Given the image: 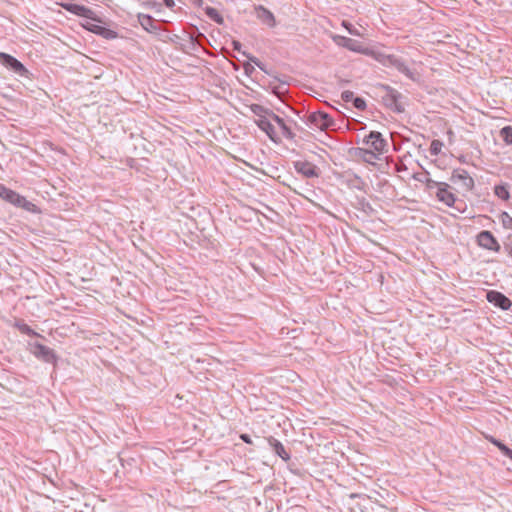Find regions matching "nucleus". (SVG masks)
<instances>
[{
    "label": "nucleus",
    "instance_id": "a211bd4d",
    "mask_svg": "<svg viewBox=\"0 0 512 512\" xmlns=\"http://www.w3.org/2000/svg\"><path fill=\"white\" fill-rule=\"evenodd\" d=\"M385 64L396 68L400 73L404 69L406 61L395 55H388Z\"/></svg>",
    "mask_w": 512,
    "mask_h": 512
},
{
    "label": "nucleus",
    "instance_id": "79ce46f5",
    "mask_svg": "<svg viewBox=\"0 0 512 512\" xmlns=\"http://www.w3.org/2000/svg\"><path fill=\"white\" fill-rule=\"evenodd\" d=\"M164 4L168 8H172L174 6V0H163Z\"/></svg>",
    "mask_w": 512,
    "mask_h": 512
},
{
    "label": "nucleus",
    "instance_id": "c756f323",
    "mask_svg": "<svg viewBox=\"0 0 512 512\" xmlns=\"http://www.w3.org/2000/svg\"><path fill=\"white\" fill-rule=\"evenodd\" d=\"M353 105L358 110H364L366 108V103H365L364 99H362L360 97H354Z\"/></svg>",
    "mask_w": 512,
    "mask_h": 512
},
{
    "label": "nucleus",
    "instance_id": "e433bc0d",
    "mask_svg": "<svg viewBox=\"0 0 512 512\" xmlns=\"http://www.w3.org/2000/svg\"><path fill=\"white\" fill-rule=\"evenodd\" d=\"M442 182H437L435 180H432V179H428L427 180V187L428 188H437V190L439 189V185L441 184Z\"/></svg>",
    "mask_w": 512,
    "mask_h": 512
},
{
    "label": "nucleus",
    "instance_id": "4468645a",
    "mask_svg": "<svg viewBox=\"0 0 512 512\" xmlns=\"http://www.w3.org/2000/svg\"><path fill=\"white\" fill-rule=\"evenodd\" d=\"M256 124L257 126L262 130L264 131L267 136L275 143H278L280 140L279 138L277 137V134L275 132V128L274 126L272 125V123L270 122V120L268 119V117L264 118V119H257L256 120Z\"/></svg>",
    "mask_w": 512,
    "mask_h": 512
},
{
    "label": "nucleus",
    "instance_id": "20e7f679",
    "mask_svg": "<svg viewBox=\"0 0 512 512\" xmlns=\"http://www.w3.org/2000/svg\"><path fill=\"white\" fill-rule=\"evenodd\" d=\"M331 38H332L333 42L340 47L346 48L352 52L363 53V54L367 53V48H365L357 40H354V39H351V38H348L345 36L337 35V34L332 35Z\"/></svg>",
    "mask_w": 512,
    "mask_h": 512
},
{
    "label": "nucleus",
    "instance_id": "c9c22d12",
    "mask_svg": "<svg viewBox=\"0 0 512 512\" xmlns=\"http://www.w3.org/2000/svg\"><path fill=\"white\" fill-rule=\"evenodd\" d=\"M504 216L506 217V219L503 220L504 226L512 229V218L507 213H504Z\"/></svg>",
    "mask_w": 512,
    "mask_h": 512
},
{
    "label": "nucleus",
    "instance_id": "2f4dec72",
    "mask_svg": "<svg viewBox=\"0 0 512 512\" xmlns=\"http://www.w3.org/2000/svg\"><path fill=\"white\" fill-rule=\"evenodd\" d=\"M363 152H364L365 156L366 155L368 156V158H366V161H368V162H370L372 159H374V160L379 159L378 158V153L375 152L374 150L373 151H371V150H363Z\"/></svg>",
    "mask_w": 512,
    "mask_h": 512
},
{
    "label": "nucleus",
    "instance_id": "c85d7f7f",
    "mask_svg": "<svg viewBox=\"0 0 512 512\" xmlns=\"http://www.w3.org/2000/svg\"><path fill=\"white\" fill-rule=\"evenodd\" d=\"M342 26L349 32V34L354 35V36H362L360 31L358 29H356L350 22L343 21Z\"/></svg>",
    "mask_w": 512,
    "mask_h": 512
},
{
    "label": "nucleus",
    "instance_id": "9b49d317",
    "mask_svg": "<svg viewBox=\"0 0 512 512\" xmlns=\"http://www.w3.org/2000/svg\"><path fill=\"white\" fill-rule=\"evenodd\" d=\"M61 6L68 12L80 17L95 19V13L88 7L79 4L62 3Z\"/></svg>",
    "mask_w": 512,
    "mask_h": 512
},
{
    "label": "nucleus",
    "instance_id": "bb28decb",
    "mask_svg": "<svg viewBox=\"0 0 512 512\" xmlns=\"http://www.w3.org/2000/svg\"><path fill=\"white\" fill-rule=\"evenodd\" d=\"M243 55L246 56L251 63H254L262 71H264L265 73L269 74V72L267 71L265 65L257 57L251 56V55H249V54H247L245 52H243Z\"/></svg>",
    "mask_w": 512,
    "mask_h": 512
},
{
    "label": "nucleus",
    "instance_id": "4c0bfd02",
    "mask_svg": "<svg viewBox=\"0 0 512 512\" xmlns=\"http://www.w3.org/2000/svg\"><path fill=\"white\" fill-rule=\"evenodd\" d=\"M244 70L246 74H251L254 71V67L251 65V63L244 64Z\"/></svg>",
    "mask_w": 512,
    "mask_h": 512
},
{
    "label": "nucleus",
    "instance_id": "423d86ee",
    "mask_svg": "<svg viewBox=\"0 0 512 512\" xmlns=\"http://www.w3.org/2000/svg\"><path fill=\"white\" fill-rule=\"evenodd\" d=\"M0 62L19 76H26L28 73V70L20 61L7 53L0 52Z\"/></svg>",
    "mask_w": 512,
    "mask_h": 512
},
{
    "label": "nucleus",
    "instance_id": "72a5a7b5",
    "mask_svg": "<svg viewBox=\"0 0 512 512\" xmlns=\"http://www.w3.org/2000/svg\"><path fill=\"white\" fill-rule=\"evenodd\" d=\"M268 116L271 117V119L274 120L279 125V127H281L285 123V121L281 117H279L272 111H270Z\"/></svg>",
    "mask_w": 512,
    "mask_h": 512
},
{
    "label": "nucleus",
    "instance_id": "aec40b11",
    "mask_svg": "<svg viewBox=\"0 0 512 512\" xmlns=\"http://www.w3.org/2000/svg\"><path fill=\"white\" fill-rule=\"evenodd\" d=\"M205 14L208 16L209 19L216 22L217 24H223L224 19L222 15L219 13V11L213 7L207 6L205 7Z\"/></svg>",
    "mask_w": 512,
    "mask_h": 512
},
{
    "label": "nucleus",
    "instance_id": "f3484780",
    "mask_svg": "<svg viewBox=\"0 0 512 512\" xmlns=\"http://www.w3.org/2000/svg\"><path fill=\"white\" fill-rule=\"evenodd\" d=\"M268 443L270 445V447H272V449L274 450V452L280 457L282 458L283 460L287 461L290 456L289 454L286 452L283 444L278 441L276 438L274 437H270L268 439Z\"/></svg>",
    "mask_w": 512,
    "mask_h": 512
},
{
    "label": "nucleus",
    "instance_id": "6e6552de",
    "mask_svg": "<svg viewBox=\"0 0 512 512\" xmlns=\"http://www.w3.org/2000/svg\"><path fill=\"white\" fill-rule=\"evenodd\" d=\"M450 180L454 184H460L461 187L466 191H471L474 187L473 178L464 169L454 170L452 172Z\"/></svg>",
    "mask_w": 512,
    "mask_h": 512
},
{
    "label": "nucleus",
    "instance_id": "393cba45",
    "mask_svg": "<svg viewBox=\"0 0 512 512\" xmlns=\"http://www.w3.org/2000/svg\"><path fill=\"white\" fill-rule=\"evenodd\" d=\"M17 327H18L19 331L23 334H26L29 336H40L29 325H27L25 323L17 324Z\"/></svg>",
    "mask_w": 512,
    "mask_h": 512
},
{
    "label": "nucleus",
    "instance_id": "ea45409f",
    "mask_svg": "<svg viewBox=\"0 0 512 512\" xmlns=\"http://www.w3.org/2000/svg\"><path fill=\"white\" fill-rule=\"evenodd\" d=\"M233 49L240 52L241 51V43L239 41L234 40L232 42Z\"/></svg>",
    "mask_w": 512,
    "mask_h": 512
},
{
    "label": "nucleus",
    "instance_id": "6ab92c4d",
    "mask_svg": "<svg viewBox=\"0 0 512 512\" xmlns=\"http://www.w3.org/2000/svg\"><path fill=\"white\" fill-rule=\"evenodd\" d=\"M494 194L504 201L508 200L510 197L509 185L506 183L495 185Z\"/></svg>",
    "mask_w": 512,
    "mask_h": 512
},
{
    "label": "nucleus",
    "instance_id": "7c9ffc66",
    "mask_svg": "<svg viewBox=\"0 0 512 512\" xmlns=\"http://www.w3.org/2000/svg\"><path fill=\"white\" fill-rule=\"evenodd\" d=\"M281 131H282V134L284 137H286L287 139H292L294 137V134L293 132L291 131V129L286 125V123H284L281 127H280Z\"/></svg>",
    "mask_w": 512,
    "mask_h": 512
},
{
    "label": "nucleus",
    "instance_id": "0eeeda50",
    "mask_svg": "<svg viewBox=\"0 0 512 512\" xmlns=\"http://www.w3.org/2000/svg\"><path fill=\"white\" fill-rule=\"evenodd\" d=\"M476 240L477 244L483 249H487L494 252H499L501 249L499 242L490 231H481L477 235Z\"/></svg>",
    "mask_w": 512,
    "mask_h": 512
},
{
    "label": "nucleus",
    "instance_id": "cd10ccee",
    "mask_svg": "<svg viewBox=\"0 0 512 512\" xmlns=\"http://www.w3.org/2000/svg\"><path fill=\"white\" fill-rule=\"evenodd\" d=\"M243 55L246 56L251 63H254L262 71H264L265 73L269 74V72L267 71L265 65L257 57L251 56V55H249V54H247L245 52H243Z\"/></svg>",
    "mask_w": 512,
    "mask_h": 512
},
{
    "label": "nucleus",
    "instance_id": "f8f14e48",
    "mask_svg": "<svg viewBox=\"0 0 512 512\" xmlns=\"http://www.w3.org/2000/svg\"><path fill=\"white\" fill-rule=\"evenodd\" d=\"M451 187L447 183H441L436 192L437 199L445 205L452 207L456 201V196L451 192Z\"/></svg>",
    "mask_w": 512,
    "mask_h": 512
},
{
    "label": "nucleus",
    "instance_id": "1a4fd4ad",
    "mask_svg": "<svg viewBox=\"0 0 512 512\" xmlns=\"http://www.w3.org/2000/svg\"><path fill=\"white\" fill-rule=\"evenodd\" d=\"M295 170L306 178H316L319 176V169L316 165L308 161H295L293 163Z\"/></svg>",
    "mask_w": 512,
    "mask_h": 512
},
{
    "label": "nucleus",
    "instance_id": "a19ab883",
    "mask_svg": "<svg viewBox=\"0 0 512 512\" xmlns=\"http://www.w3.org/2000/svg\"><path fill=\"white\" fill-rule=\"evenodd\" d=\"M488 439H489V441H490L492 444H494L496 447H499V445L502 443L501 441L497 440L496 438H494V437H492V436H491V437H489Z\"/></svg>",
    "mask_w": 512,
    "mask_h": 512
},
{
    "label": "nucleus",
    "instance_id": "9d476101",
    "mask_svg": "<svg viewBox=\"0 0 512 512\" xmlns=\"http://www.w3.org/2000/svg\"><path fill=\"white\" fill-rule=\"evenodd\" d=\"M486 297L488 302L495 305L496 307L501 308L502 310H508L511 307V300L501 292L492 290L487 293Z\"/></svg>",
    "mask_w": 512,
    "mask_h": 512
},
{
    "label": "nucleus",
    "instance_id": "a878e982",
    "mask_svg": "<svg viewBox=\"0 0 512 512\" xmlns=\"http://www.w3.org/2000/svg\"><path fill=\"white\" fill-rule=\"evenodd\" d=\"M243 55L246 56L251 63H254L262 71H264L265 73L269 74V72L267 71L265 65L257 57L251 56V55H249V54H247L245 52H243Z\"/></svg>",
    "mask_w": 512,
    "mask_h": 512
},
{
    "label": "nucleus",
    "instance_id": "7ed1b4c3",
    "mask_svg": "<svg viewBox=\"0 0 512 512\" xmlns=\"http://www.w3.org/2000/svg\"><path fill=\"white\" fill-rule=\"evenodd\" d=\"M29 350L37 359L46 363H54L57 360V356L51 348L38 342L30 343Z\"/></svg>",
    "mask_w": 512,
    "mask_h": 512
},
{
    "label": "nucleus",
    "instance_id": "39448f33",
    "mask_svg": "<svg viewBox=\"0 0 512 512\" xmlns=\"http://www.w3.org/2000/svg\"><path fill=\"white\" fill-rule=\"evenodd\" d=\"M363 143L371 147L378 154H383L387 148V141L378 131H371L364 137Z\"/></svg>",
    "mask_w": 512,
    "mask_h": 512
},
{
    "label": "nucleus",
    "instance_id": "b1692460",
    "mask_svg": "<svg viewBox=\"0 0 512 512\" xmlns=\"http://www.w3.org/2000/svg\"><path fill=\"white\" fill-rule=\"evenodd\" d=\"M501 137L503 141L507 144L512 145V127L511 126H505L500 131Z\"/></svg>",
    "mask_w": 512,
    "mask_h": 512
},
{
    "label": "nucleus",
    "instance_id": "f257e3e1",
    "mask_svg": "<svg viewBox=\"0 0 512 512\" xmlns=\"http://www.w3.org/2000/svg\"><path fill=\"white\" fill-rule=\"evenodd\" d=\"M0 198L16 207L23 208L28 212H40L39 208L34 203L28 201L24 196L20 195L14 190H11L3 184H0Z\"/></svg>",
    "mask_w": 512,
    "mask_h": 512
},
{
    "label": "nucleus",
    "instance_id": "dca6fc26",
    "mask_svg": "<svg viewBox=\"0 0 512 512\" xmlns=\"http://www.w3.org/2000/svg\"><path fill=\"white\" fill-rule=\"evenodd\" d=\"M138 21L142 28L148 32H156L158 30L155 19L148 14H139Z\"/></svg>",
    "mask_w": 512,
    "mask_h": 512
},
{
    "label": "nucleus",
    "instance_id": "412c9836",
    "mask_svg": "<svg viewBox=\"0 0 512 512\" xmlns=\"http://www.w3.org/2000/svg\"><path fill=\"white\" fill-rule=\"evenodd\" d=\"M251 112L258 117V119H264L268 117L270 111L259 104L250 105Z\"/></svg>",
    "mask_w": 512,
    "mask_h": 512
},
{
    "label": "nucleus",
    "instance_id": "f03ea898",
    "mask_svg": "<svg viewBox=\"0 0 512 512\" xmlns=\"http://www.w3.org/2000/svg\"><path fill=\"white\" fill-rule=\"evenodd\" d=\"M307 123L312 127L321 131L327 130L335 126V121L325 112H312L309 114Z\"/></svg>",
    "mask_w": 512,
    "mask_h": 512
},
{
    "label": "nucleus",
    "instance_id": "4be33fe9",
    "mask_svg": "<svg viewBox=\"0 0 512 512\" xmlns=\"http://www.w3.org/2000/svg\"><path fill=\"white\" fill-rule=\"evenodd\" d=\"M402 74H404L407 78L416 81L419 78V74L414 68L409 67V65L406 63L404 66V69L401 71Z\"/></svg>",
    "mask_w": 512,
    "mask_h": 512
},
{
    "label": "nucleus",
    "instance_id": "5701e85b",
    "mask_svg": "<svg viewBox=\"0 0 512 512\" xmlns=\"http://www.w3.org/2000/svg\"><path fill=\"white\" fill-rule=\"evenodd\" d=\"M442 147H443V142L440 141V140H433L430 144V148H429V151H430V154L432 156H437L441 153V150H442Z\"/></svg>",
    "mask_w": 512,
    "mask_h": 512
},
{
    "label": "nucleus",
    "instance_id": "ddd939ff",
    "mask_svg": "<svg viewBox=\"0 0 512 512\" xmlns=\"http://www.w3.org/2000/svg\"><path fill=\"white\" fill-rule=\"evenodd\" d=\"M401 98V94L392 88L387 89V93L384 96V100L386 104L390 107H393L396 111H403V107L399 103V99Z\"/></svg>",
    "mask_w": 512,
    "mask_h": 512
},
{
    "label": "nucleus",
    "instance_id": "f704fd0d",
    "mask_svg": "<svg viewBox=\"0 0 512 512\" xmlns=\"http://www.w3.org/2000/svg\"><path fill=\"white\" fill-rule=\"evenodd\" d=\"M498 449L502 452L503 455H505L506 457L511 454L512 452V449H510L509 447H507L504 443H501L498 447Z\"/></svg>",
    "mask_w": 512,
    "mask_h": 512
},
{
    "label": "nucleus",
    "instance_id": "58836bf2",
    "mask_svg": "<svg viewBox=\"0 0 512 512\" xmlns=\"http://www.w3.org/2000/svg\"><path fill=\"white\" fill-rule=\"evenodd\" d=\"M240 439L242 441H244L245 443H247V444H251L252 443V440H251V438H250V436L248 434H241L240 435Z\"/></svg>",
    "mask_w": 512,
    "mask_h": 512
},
{
    "label": "nucleus",
    "instance_id": "473e14b6",
    "mask_svg": "<svg viewBox=\"0 0 512 512\" xmlns=\"http://www.w3.org/2000/svg\"><path fill=\"white\" fill-rule=\"evenodd\" d=\"M341 98L345 102L353 101L354 93L352 91H349V90L343 91L342 94H341Z\"/></svg>",
    "mask_w": 512,
    "mask_h": 512
},
{
    "label": "nucleus",
    "instance_id": "2eb2a0df",
    "mask_svg": "<svg viewBox=\"0 0 512 512\" xmlns=\"http://www.w3.org/2000/svg\"><path fill=\"white\" fill-rule=\"evenodd\" d=\"M256 16L263 24L269 27H274L276 25L273 13L263 6H258L256 8Z\"/></svg>",
    "mask_w": 512,
    "mask_h": 512
}]
</instances>
